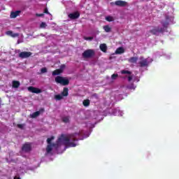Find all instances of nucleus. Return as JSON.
<instances>
[{
	"label": "nucleus",
	"mask_w": 179,
	"mask_h": 179,
	"mask_svg": "<svg viewBox=\"0 0 179 179\" xmlns=\"http://www.w3.org/2000/svg\"><path fill=\"white\" fill-rule=\"evenodd\" d=\"M78 136H80V133H74L65 136V134H62L61 136L57 139L56 143L49 144L46 148L47 153H51L52 151V148L57 146H61V145H64L66 148H76V142L78 141Z\"/></svg>",
	"instance_id": "nucleus-1"
},
{
	"label": "nucleus",
	"mask_w": 179,
	"mask_h": 179,
	"mask_svg": "<svg viewBox=\"0 0 179 179\" xmlns=\"http://www.w3.org/2000/svg\"><path fill=\"white\" fill-rule=\"evenodd\" d=\"M55 80L56 83H59L62 86H68V85H69V80L63 76H57Z\"/></svg>",
	"instance_id": "nucleus-2"
},
{
	"label": "nucleus",
	"mask_w": 179,
	"mask_h": 179,
	"mask_svg": "<svg viewBox=\"0 0 179 179\" xmlns=\"http://www.w3.org/2000/svg\"><path fill=\"white\" fill-rule=\"evenodd\" d=\"M95 54L96 52H94V50L88 49L84 51L82 54V57L84 59L92 58V57H94Z\"/></svg>",
	"instance_id": "nucleus-3"
},
{
	"label": "nucleus",
	"mask_w": 179,
	"mask_h": 179,
	"mask_svg": "<svg viewBox=\"0 0 179 179\" xmlns=\"http://www.w3.org/2000/svg\"><path fill=\"white\" fill-rule=\"evenodd\" d=\"M165 29L159 27H153L152 29L149 31V33H151L153 36H159V33H163L165 31Z\"/></svg>",
	"instance_id": "nucleus-4"
},
{
	"label": "nucleus",
	"mask_w": 179,
	"mask_h": 179,
	"mask_svg": "<svg viewBox=\"0 0 179 179\" xmlns=\"http://www.w3.org/2000/svg\"><path fill=\"white\" fill-rule=\"evenodd\" d=\"M138 65L141 68H145L149 65V62L148 59H145L143 57H140V61L138 62Z\"/></svg>",
	"instance_id": "nucleus-5"
},
{
	"label": "nucleus",
	"mask_w": 179,
	"mask_h": 179,
	"mask_svg": "<svg viewBox=\"0 0 179 179\" xmlns=\"http://www.w3.org/2000/svg\"><path fill=\"white\" fill-rule=\"evenodd\" d=\"M110 5H116V6L124 7V6H127V5H128V3L124 1L117 0V1H115V3L111 2Z\"/></svg>",
	"instance_id": "nucleus-6"
},
{
	"label": "nucleus",
	"mask_w": 179,
	"mask_h": 179,
	"mask_svg": "<svg viewBox=\"0 0 179 179\" xmlns=\"http://www.w3.org/2000/svg\"><path fill=\"white\" fill-rule=\"evenodd\" d=\"M68 17H69V19H71V20H75L76 19H79V17H80V13H79V11H76L74 13L69 14Z\"/></svg>",
	"instance_id": "nucleus-7"
},
{
	"label": "nucleus",
	"mask_w": 179,
	"mask_h": 179,
	"mask_svg": "<svg viewBox=\"0 0 179 179\" xmlns=\"http://www.w3.org/2000/svg\"><path fill=\"white\" fill-rule=\"evenodd\" d=\"M33 53H31V52H21L18 55V57L23 59L24 58H29V57H31Z\"/></svg>",
	"instance_id": "nucleus-8"
},
{
	"label": "nucleus",
	"mask_w": 179,
	"mask_h": 179,
	"mask_svg": "<svg viewBox=\"0 0 179 179\" xmlns=\"http://www.w3.org/2000/svg\"><path fill=\"white\" fill-rule=\"evenodd\" d=\"M29 92H31V93H36V94H38L40 93L43 92V90H41L39 88L31 86L28 87Z\"/></svg>",
	"instance_id": "nucleus-9"
},
{
	"label": "nucleus",
	"mask_w": 179,
	"mask_h": 179,
	"mask_svg": "<svg viewBox=\"0 0 179 179\" xmlns=\"http://www.w3.org/2000/svg\"><path fill=\"white\" fill-rule=\"evenodd\" d=\"M22 150L25 152H29L31 150V145L30 143H25L22 145Z\"/></svg>",
	"instance_id": "nucleus-10"
},
{
	"label": "nucleus",
	"mask_w": 179,
	"mask_h": 179,
	"mask_svg": "<svg viewBox=\"0 0 179 179\" xmlns=\"http://www.w3.org/2000/svg\"><path fill=\"white\" fill-rule=\"evenodd\" d=\"M43 111H44V109L41 108L39 110V111H36V112L33 113L31 115V118H37V117H38V115H40V114H41V113H43Z\"/></svg>",
	"instance_id": "nucleus-11"
},
{
	"label": "nucleus",
	"mask_w": 179,
	"mask_h": 179,
	"mask_svg": "<svg viewBox=\"0 0 179 179\" xmlns=\"http://www.w3.org/2000/svg\"><path fill=\"white\" fill-rule=\"evenodd\" d=\"M21 12L22 11H20V10H17V11H15V12L12 11L10 13V17L11 19H16V17H17V16H19V15H20Z\"/></svg>",
	"instance_id": "nucleus-12"
},
{
	"label": "nucleus",
	"mask_w": 179,
	"mask_h": 179,
	"mask_svg": "<svg viewBox=\"0 0 179 179\" xmlns=\"http://www.w3.org/2000/svg\"><path fill=\"white\" fill-rule=\"evenodd\" d=\"M69 90L68 89V87H64L61 94L63 97H67V96H69Z\"/></svg>",
	"instance_id": "nucleus-13"
},
{
	"label": "nucleus",
	"mask_w": 179,
	"mask_h": 179,
	"mask_svg": "<svg viewBox=\"0 0 179 179\" xmlns=\"http://www.w3.org/2000/svg\"><path fill=\"white\" fill-rule=\"evenodd\" d=\"M99 48L102 52H107V45L106 43H101Z\"/></svg>",
	"instance_id": "nucleus-14"
},
{
	"label": "nucleus",
	"mask_w": 179,
	"mask_h": 179,
	"mask_svg": "<svg viewBox=\"0 0 179 179\" xmlns=\"http://www.w3.org/2000/svg\"><path fill=\"white\" fill-rule=\"evenodd\" d=\"M128 62H130V64H136V62H138V57H130Z\"/></svg>",
	"instance_id": "nucleus-15"
},
{
	"label": "nucleus",
	"mask_w": 179,
	"mask_h": 179,
	"mask_svg": "<svg viewBox=\"0 0 179 179\" xmlns=\"http://www.w3.org/2000/svg\"><path fill=\"white\" fill-rule=\"evenodd\" d=\"M124 52H125V50L122 47L118 48L115 50V54H124Z\"/></svg>",
	"instance_id": "nucleus-16"
},
{
	"label": "nucleus",
	"mask_w": 179,
	"mask_h": 179,
	"mask_svg": "<svg viewBox=\"0 0 179 179\" xmlns=\"http://www.w3.org/2000/svg\"><path fill=\"white\" fill-rule=\"evenodd\" d=\"M20 86V82L17 81V80H13V87L15 89H17Z\"/></svg>",
	"instance_id": "nucleus-17"
},
{
	"label": "nucleus",
	"mask_w": 179,
	"mask_h": 179,
	"mask_svg": "<svg viewBox=\"0 0 179 179\" xmlns=\"http://www.w3.org/2000/svg\"><path fill=\"white\" fill-rule=\"evenodd\" d=\"M62 73V71L59 69H56L54 71H52V76H57V75H61Z\"/></svg>",
	"instance_id": "nucleus-18"
},
{
	"label": "nucleus",
	"mask_w": 179,
	"mask_h": 179,
	"mask_svg": "<svg viewBox=\"0 0 179 179\" xmlns=\"http://www.w3.org/2000/svg\"><path fill=\"white\" fill-rule=\"evenodd\" d=\"M83 104L85 107H89L90 106V100L85 99L83 101Z\"/></svg>",
	"instance_id": "nucleus-19"
},
{
	"label": "nucleus",
	"mask_w": 179,
	"mask_h": 179,
	"mask_svg": "<svg viewBox=\"0 0 179 179\" xmlns=\"http://www.w3.org/2000/svg\"><path fill=\"white\" fill-rule=\"evenodd\" d=\"M103 30L106 33H110V31H111V27H110V26H108V25H105V26H103Z\"/></svg>",
	"instance_id": "nucleus-20"
},
{
	"label": "nucleus",
	"mask_w": 179,
	"mask_h": 179,
	"mask_svg": "<svg viewBox=\"0 0 179 179\" xmlns=\"http://www.w3.org/2000/svg\"><path fill=\"white\" fill-rule=\"evenodd\" d=\"M161 23L163 26L162 29H167V27H169V22H167V21L163 22L162 21V22H161Z\"/></svg>",
	"instance_id": "nucleus-21"
},
{
	"label": "nucleus",
	"mask_w": 179,
	"mask_h": 179,
	"mask_svg": "<svg viewBox=\"0 0 179 179\" xmlns=\"http://www.w3.org/2000/svg\"><path fill=\"white\" fill-rule=\"evenodd\" d=\"M121 73L122 75H131V73H132L128 70H122Z\"/></svg>",
	"instance_id": "nucleus-22"
},
{
	"label": "nucleus",
	"mask_w": 179,
	"mask_h": 179,
	"mask_svg": "<svg viewBox=\"0 0 179 179\" xmlns=\"http://www.w3.org/2000/svg\"><path fill=\"white\" fill-rule=\"evenodd\" d=\"M55 99L56 100H62L64 99V96H62V94H57L55 96Z\"/></svg>",
	"instance_id": "nucleus-23"
},
{
	"label": "nucleus",
	"mask_w": 179,
	"mask_h": 179,
	"mask_svg": "<svg viewBox=\"0 0 179 179\" xmlns=\"http://www.w3.org/2000/svg\"><path fill=\"white\" fill-rule=\"evenodd\" d=\"M69 116H65L64 117H62V122H65L66 124L69 122Z\"/></svg>",
	"instance_id": "nucleus-24"
},
{
	"label": "nucleus",
	"mask_w": 179,
	"mask_h": 179,
	"mask_svg": "<svg viewBox=\"0 0 179 179\" xmlns=\"http://www.w3.org/2000/svg\"><path fill=\"white\" fill-rule=\"evenodd\" d=\"M53 139H55L54 136H52L51 138H48L47 139V142H48V145H52V143L51 142H52V141H53Z\"/></svg>",
	"instance_id": "nucleus-25"
},
{
	"label": "nucleus",
	"mask_w": 179,
	"mask_h": 179,
	"mask_svg": "<svg viewBox=\"0 0 179 179\" xmlns=\"http://www.w3.org/2000/svg\"><path fill=\"white\" fill-rule=\"evenodd\" d=\"M106 20H107V22H113V20H114V18H113V17L111 16H107L106 17Z\"/></svg>",
	"instance_id": "nucleus-26"
},
{
	"label": "nucleus",
	"mask_w": 179,
	"mask_h": 179,
	"mask_svg": "<svg viewBox=\"0 0 179 179\" xmlns=\"http://www.w3.org/2000/svg\"><path fill=\"white\" fill-rule=\"evenodd\" d=\"M41 29H45L47 27V24L45 22H41L40 24Z\"/></svg>",
	"instance_id": "nucleus-27"
},
{
	"label": "nucleus",
	"mask_w": 179,
	"mask_h": 179,
	"mask_svg": "<svg viewBox=\"0 0 179 179\" xmlns=\"http://www.w3.org/2000/svg\"><path fill=\"white\" fill-rule=\"evenodd\" d=\"M118 77V75L117 73H114L111 76V79L112 80H115Z\"/></svg>",
	"instance_id": "nucleus-28"
},
{
	"label": "nucleus",
	"mask_w": 179,
	"mask_h": 179,
	"mask_svg": "<svg viewBox=\"0 0 179 179\" xmlns=\"http://www.w3.org/2000/svg\"><path fill=\"white\" fill-rule=\"evenodd\" d=\"M47 71H48V70H47V68H45V67H43L41 69V73H47Z\"/></svg>",
	"instance_id": "nucleus-29"
},
{
	"label": "nucleus",
	"mask_w": 179,
	"mask_h": 179,
	"mask_svg": "<svg viewBox=\"0 0 179 179\" xmlns=\"http://www.w3.org/2000/svg\"><path fill=\"white\" fill-rule=\"evenodd\" d=\"M128 89H130V90H135V85H134V84H131V85H129Z\"/></svg>",
	"instance_id": "nucleus-30"
},
{
	"label": "nucleus",
	"mask_w": 179,
	"mask_h": 179,
	"mask_svg": "<svg viewBox=\"0 0 179 179\" xmlns=\"http://www.w3.org/2000/svg\"><path fill=\"white\" fill-rule=\"evenodd\" d=\"M65 64H62L60 66V69H59L60 71H62V73L64 72V70L65 69Z\"/></svg>",
	"instance_id": "nucleus-31"
},
{
	"label": "nucleus",
	"mask_w": 179,
	"mask_h": 179,
	"mask_svg": "<svg viewBox=\"0 0 179 179\" xmlns=\"http://www.w3.org/2000/svg\"><path fill=\"white\" fill-rule=\"evenodd\" d=\"M84 40H86V41L90 40L91 41V40H93V37H92V36H90V37L84 36Z\"/></svg>",
	"instance_id": "nucleus-32"
},
{
	"label": "nucleus",
	"mask_w": 179,
	"mask_h": 179,
	"mask_svg": "<svg viewBox=\"0 0 179 179\" xmlns=\"http://www.w3.org/2000/svg\"><path fill=\"white\" fill-rule=\"evenodd\" d=\"M43 13H46L47 15H50V12H48V8H47L44 9Z\"/></svg>",
	"instance_id": "nucleus-33"
},
{
	"label": "nucleus",
	"mask_w": 179,
	"mask_h": 179,
	"mask_svg": "<svg viewBox=\"0 0 179 179\" xmlns=\"http://www.w3.org/2000/svg\"><path fill=\"white\" fill-rule=\"evenodd\" d=\"M36 16H37L38 17H43V16H44V13H41V14L36 13Z\"/></svg>",
	"instance_id": "nucleus-34"
},
{
	"label": "nucleus",
	"mask_w": 179,
	"mask_h": 179,
	"mask_svg": "<svg viewBox=\"0 0 179 179\" xmlns=\"http://www.w3.org/2000/svg\"><path fill=\"white\" fill-rule=\"evenodd\" d=\"M17 127V128H20V129H23V124H18Z\"/></svg>",
	"instance_id": "nucleus-35"
},
{
	"label": "nucleus",
	"mask_w": 179,
	"mask_h": 179,
	"mask_svg": "<svg viewBox=\"0 0 179 179\" xmlns=\"http://www.w3.org/2000/svg\"><path fill=\"white\" fill-rule=\"evenodd\" d=\"M13 34V32L12 31H8L6 32V34H8V36H12V34Z\"/></svg>",
	"instance_id": "nucleus-36"
},
{
	"label": "nucleus",
	"mask_w": 179,
	"mask_h": 179,
	"mask_svg": "<svg viewBox=\"0 0 179 179\" xmlns=\"http://www.w3.org/2000/svg\"><path fill=\"white\" fill-rule=\"evenodd\" d=\"M11 37H19V34L16 33V34H13L11 35Z\"/></svg>",
	"instance_id": "nucleus-37"
},
{
	"label": "nucleus",
	"mask_w": 179,
	"mask_h": 179,
	"mask_svg": "<svg viewBox=\"0 0 179 179\" xmlns=\"http://www.w3.org/2000/svg\"><path fill=\"white\" fill-rule=\"evenodd\" d=\"M128 80H129V82H131V80H132V76H129L128 77Z\"/></svg>",
	"instance_id": "nucleus-38"
},
{
	"label": "nucleus",
	"mask_w": 179,
	"mask_h": 179,
	"mask_svg": "<svg viewBox=\"0 0 179 179\" xmlns=\"http://www.w3.org/2000/svg\"><path fill=\"white\" fill-rule=\"evenodd\" d=\"M14 179H20V177L15 176L14 177Z\"/></svg>",
	"instance_id": "nucleus-39"
},
{
	"label": "nucleus",
	"mask_w": 179,
	"mask_h": 179,
	"mask_svg": "<svg viewBox=\"0 0 179 179\" xmlns=\"http://www.w3.org/2000/svg\"><path fill=\"white\" fill-rule=\"evenodd\" d=\"M0 104H1V99H0Z\"/></svg>",
	"instance_id": "nucleus-40"
}]
</instances>
